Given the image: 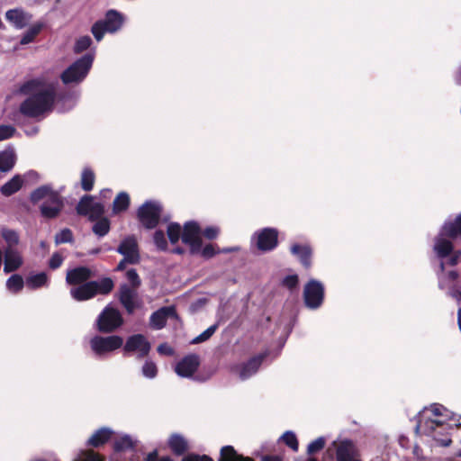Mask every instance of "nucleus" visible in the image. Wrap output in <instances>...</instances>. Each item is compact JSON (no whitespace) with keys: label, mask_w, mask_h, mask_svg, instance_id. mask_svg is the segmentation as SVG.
<instances>
[{"label":"nucleus","mask_w":461,"mask_h":461,"mask_svg":"<svg viewBox=\"0 0 461 461\" xmlns=\"http://www.w3.org/2000/svg\"><path fill=\"white\" fill-rule=\"evenodd\" d=\"M62 262L63 257L60 255V253L56 252L51 256L49 266L51 269H57L61 266Z\"/></svg>","instance_id":"nucleus-49"},{"label":"nucleus","mask_w":461,"mask_h":461,"mask_svg":"<svg viewBox=\"0 0 461 461\" xmlns=\"http://www.w3.org/2000/svg\"><path fill=\"white\" fill-rule=\"evenodd\" d=\"M458 320V326H459V330L461 331V319H457Z\"/></svg>","instance_id":"nucleus-62"},{"label":"nucleus","mask_w":461,"mask_h":461,"mask_svg":"<svg viewBox=\"0 0 461 461\" xmlns=\"http://www.w3.org/2000/svg\"><path fill=\"white\" fill-rule=\"evenodd\" d=\"M23 184V178L20 175H15L1 187V193L5 196H10L20 190Z\"/></svg>","instance_id":"nucleus-27"},{"label":"nucleus","mask_w":461,"mask_h":461,"mask_svg":"<svg viewBox=\"0 0 461 461\" xmlns=\"http://www.w3.org/2000/svg\"><path fill=\"white\" fill-rule=\"evenodd\" d=\"M72 232L68 229H64L55 236L56 244L68 243L72 241Z\"/></svg>","instance_id":"nucleus-45"},{"label":"nucleus","mask_w":461,"mask_h":461,"mask_svg":"<svg viewBox=\"0 0 461 461\" xmlns=\"http://www.w3.org/2000/svg\"><path fill=\"white\" fill-rule=\"evenodd\" d=\"M15 164V154L14 149H6L0 151V171H10Z\"/></svg>","instance_id":"nucleus-26"},{"label":"nucleus","mask_w":461,"mask_h":461,"mask_svg":"<svg viewBox=\"0 0 461 461\" xmlns=\"http://www.w3.org/2000/svg\"><path fill=\"white\" fill-rule=\"evenodd\" d=\"M48 283V276L45 273H39L32 275L27 279V285L32 289H37L39 287L46 285Z\"/></svg>","instance_id":"nucleus-36"},{"label":"nucleus","mask_w":461,"mask_h":461,"mask_svg":"<svg viewBox=\"0 0 461 461\" xmlns=\"http://www.w3.org/2000/svg\"><path fill=\"white\" fill-rule=\"evenodd\" d=\"M21 92L29 95L20 105L23 115L34 118L51 111L56 95L54 83L33 79L23 85Z\"/></svg>","instance_id":"nucleus-2"},{"label":"nucleus","mask_w":461,"mask_h":461,"mask_svg":"<svg viewBox=\"0 0 461 461\" xmlns=\"http://www.w3.org/2000/svg\"><path fill=\"white\" fill-rule=\"evenodd\" d=\"M104 315H105V312H103L99 315V317H100V318L105 317Z\"/></svg>","instance_id":"nucleus-64"},{"label":"nucleus","mask_w":461,"mask_h":461,"mask_svg":"<svg viewBox=\"0 0 461 461\" xmlns=\"http://www.w3.org/2000/svg\"><path fill=\"white\" fill-rule=\"evenodd\" d=\"M171 450L176 455H182L188 447V443L184 437L174 434L168 440Z\"/></svg>","instance_id":"nucleus-29"},{"label":"nucleus","mask_w":461,"mask_h":461,"mask_svg":"<svg viewBox=\"0 0 461 461\" xmlns=\"http://www.w3.org/2000/svg\"><path fill=\"white\" fill-rule=\"evenodd\" d=\"M123 324V319H97L96 329L103 333H111Z\"/></svg>","instance_id":"nucleus-24"},{"label":"nucleus","mask_w":461,"mask_h":461,"mask_svg":"<svg viewBox=\"0 0 461 461\" xmlns=\"http://www.w3.org/2000/svg\"><path fill=\"white\" fill-rule=\"evenodd\" d=\"M137 439L127 434L118 435L114 440L113 447L115 451H124L135 447Z\"/></svg>","instance_id":"nucleus-28"},{"label":"nucleus","mask_w":461,"mask_h":461,"mask_svg":"<svg viewBox=\"0 0 461 461\" xmlns=\"http://www.w3.org/2000/svg\"><path fill=\"white\" fill-rule=\"evenodd\" d=\"M167 319H150L149 327L153 330H160L166 326Z\"/></svg>","instance_id":"nucleus-52"},{"label":"nucleus","mask_w":461,"mask_h":461,"mask_svg":"<svg viewBox=\"0 0 461 461\" xmlns=\"http://www.w3.org/2000/svg\"><path fill=\"white\" fill-rule=\"evenodd\" d=\"M278 320L285 321H281V323H280V325H283L285 327L284 330L280 333V337L285 338L291 330V328H290L291 319H278Z\"/></svg>","instance_id":"nucleus-53"},{"label":"nucleus","mask_w":461,"mask_h":461,"mask_svg":"<svg viewBox=\"0 0 461 461\" xmlns=\"http://www.w3.org/2000/svg\"><path fill=\"white\" fill-rule=\"evenodd\" d=\"M157 350L160 355H164V356H173L175 353L174 348L171 346H169L167 343L160 344L158 347Z\"/></svg>","instance_id":"nucleus-51"},{"label":"nucleus","mask_w":461,"mask_h":461,"mask_svg":"<svg viewBox=\"0 0 461 461\" xmlns=\"http://www.w3.org/2000/svg\"><path fill=\"white\" fill-rule=\"evenodd\" d=\"M211 337L209 336L207 331L204 330L200 335H198L197 337L194 338L191 342H192V344H198V343H201V342H203V341L209 339Z\"/></svg>","instance_id":"nucleus-54"},{"label":"nucleus","mask_w":461,"mask_h":461,"mask_svg":"<svg viewBox=\"0 0 461 461\" xmlns=\"http://www.w3.org/2000/svg\"><path fill=\"white\" fill-rule=\"evenodd\" d=\"M1 234L6 243L5 248H10L13 249H17V245L19 243V235L16 231L4 228L1 230Z\"/></svg>","instance_id":"nucleus-34"},{"label":"nucleus","mask_w":461,"mask_h":461,"mask_svg":"<svg viewBox=\"0 0 461 461\" xmlns=\"http://www.w3.org/2000/svg\"><path fill=\"white\" fill-rule=\"evenodd\" d=\"M110 230V221L107 218H101L93 226V231L99 237L105 236Z\"/></svg>","instance_id":"nucleus-37"},{"label":"nucleus","mask_w":461,"mask_h":461,"mask_svg":"<svg viewBox=\"0 0 461 461\" xmlns=\"http://www.w3.org/2000/svg\"><path fill=\"white\" fill-rule=\"evenodd\" d=\"M122 16L115 10L107 12L104 20L96 22L92 26V33L97 41H100L105 32L113 33L122 25Z\"/></svg>","instance_id":"nucleus-7"},{"label":"nucleus","mask_w":461,"mask_h":461,"mask_svg":"<svg viewBox=\"0 0 461 461\" xmlns=\"http://www.w3.org/2000/svg\"><path fill=\"white\" fill-rule=\"evenodd\" d=\"M94 61V54L87 53L71 64L62 74L64 84H78L87 76Z\"/></svg>","instance_id":"nucleus-6"},{"label":"nucleus","mask_w":461,"mask_h":461,"mask_svg":"<svg viewBox=\"0 0 461 461\" xmlns=\"http://www.w3.org/2000/svg\"><path fill=\"white\" fill-rule=\"evenodd\" d=\"M281 438L294 451L298 450V441H297L296 436L294 432L286 431L283 434Z\"/></svg>","instance_id":"nucleus-43"},{"label":"nucleus","mask_w":461,"mask_h":461,"mask_svg":"<svg viewBox=\"0 0 461 461\" xmlns=\"http://www.w3.org/2000/svg\"><path fill=\"white\" fill-rule=\"evenodd\" d=\"M449 295L456 300V302L461 304V292L458 290H451L449 292Z\"/></svg>","instance_id":"nucleus-56"},{"label":"nucleus","mask_w":461,"mask_h":461,"mask_svg":"<svg viewBox=\"0 0 461 461\" xmlns=\"http://www.w3.org/2000/svg\"><path fill=\"white\" fill-rule=\"evenodd\" d=\"M33 203H41L40 210L45 218H55L63 208V201L59 193L53 191L49 185H42L31 194Z\"/></svg>","instance_id":"nucleus-3"},{"label":"nucleus","mask_w":461,"mask_h":461,"mask_svg":"<svg viewBox=\"0 0 461 461\" xmlns=\"http://www.w3.org/2000/svg\"><path fill=\"white\" fill-rule=\"evenodd\" d=\"M200 365V357L195 354H191L182 358L175 367L177 375L185 378H190L196 372Z\"/></svg>","instance_id":"nucleus-17"},{"label":"nucleus","mask_w":461,"mask_h":461,"mask_svg":"<svg viewBox=\"0 0 461 461\" xmlns=\"http://www.w3.org/2000/svg\"><path fill=\"white\" fill-rule=\"evenodd\" d=\"M126 277L128 281L131 284V288L136 289L140 285V280L137 272L134 269L128 270L126 273Z\"/></svg>","instance_id":"nucleus-48"},{"label":"nucleus","mask_w":461,"mask_h":461,"mask_svg":"<svg viewBox=\"0 0 461 461\" xmlns=\"http://www.w3.org/2000/svg\"><path fill=\"white\" fill-rule=\"evenodd\" d=\"M43 28V24L41 23H37L32 25L27 29V31L23 33L20 43L22 45H26L34 41L36 36L41 32Z\"/></svg>","instance_id":"nucleus-30"},{"label":"nucleus","mask_w":461,"mask_h":461,"mask_svg":"<svg viewBox=\"0 0 461 461\" xmlns=\"http://www.w3.org/2000/svg\"><path fill=\"white\" fill-rule=\"evenodd\" d=\"M113 431L108 428H102L96 430L88 439V444L97 447L107 442L113 436Z\"/></svg>","instance_id":"nucleus-25"},{"label":"nucleus","mask_w":461,"mask_h":461,"mask_svg":"<svg viewBox=\"0 0 461 461\" xmlns=\"http://www.w3.org/2000/svg\"><path fill=\"white\" fill-rule=\"evenodd\" d=\"M92 276V271L86 267L70 269L67 273L66 281L69 285H80Z\"/></svg>","instance_id":"nucleus-23"},{"label":"nucleus","mask_w":461,"mask_h":461,"mask_svg":"<svg viewBox=\"0 0 461 461\" xmlns=\"http://www.w3.org/2000/svg\"><path fill=\"white\" fill-rule=\"evenodd\" d=\"M182 242L189 246L192 254H199L204 258H210L217 253L211 244L202 247L201 229L195 221H188L184 225Z\"/></svg>","instance_id":"nucleus-4"},{"label":"nucleus","mask_w":461,"mask_h":461,"mask_svg":"<svg viewBox=\"0 0 461 461\" xmlns=\"http://www.w3.org/2000/svg\"><path fill=\"white\" fill-rule=\"evenodd\" d=\"M304 303L308 308H319L324 299V287L323 285L315 279H311L303 289Z\"/></svg>","instance_id":"nucleus-11"},{"label":"nucleus","mask_w":461,"mask_h":461,"mask_svg":"<svg viewBox=\"0 0 461 461\" xmlns=\"http://www.w3.org/2000/svg\"><path fill=\"white\" fill-rule=\"evenodd\" d=\"M172 251L176 254H182L184 252V250L178 247L174 249Z\"/></svg>","instance_id":"nucleus-61"},{"label":"nucleus","mask_w":461,"mask_h":461,"mask_svg":"<svg viewBox=\"0 0 461 461\" xmlns=\"http://www.w3.org/2000/svg\"><path fill=\"white\" fill-rule=\"evenodd\" d=\"M136 289L130 287L127 285H123L120 288V301L122 305L126 308L129 314L133 312L136 306Z\"/></svg>","instance_id":"nucleus-21"},{"label":"nucleus","mask_w":461,"mask_h":461,"mask_svg":"<svg viewBox=\"0 0 461 461\" xmlns=\"http://www.w3.org/2000/svg\"><path fill=\"white\" fill-rule=\"evenodd\" d=\"M182 461H213L206 455L188 454ZM220 461H251L248 457L238 455L231 446H225L221 449Z\"/></svg>","instance_id":"nucleus-14"},{"label":"nucleus","mask_w":461,"mask_h":461,"mask_svg":"<svg viewBox=\"0 0 461 461\" xmlns=\"http://www.w3.org/2000/svg\"><path fill=\"white\" fill-rule=\"evenodd\" d=\"M459 237H461V213L455 220L445 221L435 239L433 247L436 255L441 259L438 285L440 289L446 290L447 294L451 290H456L453 284L457 279L458 273L455 270L446 272V265L456 266L461 257L460 250L453 252V244L448 239L456 240Z\"/></svg>","instance_id":"nucleus-1"},{"label":"nucleus","mask_w":461,"mask_h":461,"mask_svg":"<svg viewBox=\"0 0 461 461\" xmlns=\"http://www.w3.org/2000/svg\"><path fill=\"white\" fill-rule=\"evenodd\" d=\"M327 451L335 452L337 461H361L359 449L349 439L334 440Z\"/></svg>","instance_id":"nucleus-9"},{"label":"nucleus","mask_w":461,"mask_h":461,"mask_svg":"<svg viewBox=\"0 0 461 461\" xmlns=\"http://www.w3.org/2000/svg\"><path fill=\"white\" fill-rule=\"evenodd\" d=\"M23 177L25 179H34V180H37L38 179V174L36 172L30 171L26 175H24Z\"/></svg>","instance_id":"nucleus-58"},{"label":"nucleus","mask_w":461,"mask_h":461,"mask_svg":"<svg viewBox=\"0 0 461 461\" xmlns=\"http://www.w3.org/2000/svg\"><path fill=\"white\" fill-rule=\"evenodd\" d=\"M150 317H177V314L176 312V308L174 305H167L159 308L156 312H154Z\"/></svg>","instance_id":"nucleus-41"},{"label":"nucleus","mask_w":461,"mask_h":461,"mask_svg":"<svg viewBox=\"0 0 461 461\" xmlns=\"http://www.w3.org/2000/svg\"><path fill=\"white\" fill-rule=\"evenodd\" d=\"M92 43V40L89 36H81L79 37L74 45V51L76 53H81L85 50H86Z\"/></svg>","instance_id":"nucleus-40"},{"label":"nucleus","mask_w":461,"mask_h":461,"mask_svg":"<svg viewBox=\"0 0 461 461\" xmlns=\"http://www.w3.org/2000/svg\"><path fill=\"white\" fill-rule=\"evenodd\" d=\"M113 288V282L109 277L98 281H90L70 289V295L76 301H86L96 294H107Z\"/></svg>","instance_id":"nucleus-5"},{"label":"nucleus","mask_w":461,"mask_h":461,"mask_svg":"<svg viewBox=\"0 0 461 461\" xmlns=\"http://www.w3.org/2000/svg\"><path fill=\"white\" fill-rule=\"evenodd\" d=\"M73 461H104V459L93 450H83Z\"/></svg>","instance_id":"nucleus-39"},{"label":"nucleus","mask_w":461,"mask_h":461,"mask_svg":"<svg viewBox=\"0 0 461 461\" xmlns=\"http://www.w3.org/2000/svg\"><path fill=\"white\" fill-rule=\"evenodd\" d=\"M5 261H4V272L11 273L19 269L23 263V259L21 252L18 249H10L5 248L4 250Z\"/></svg>","instance_id":"nucleus-19"},{"label":"nucleus","mask_w":461,"mask_h":461,"mask_svg":"<svg viewBox=\"0 0 461 461\" xmlns=\"http://www.w3.org/2000/svg\"><path fill=\"white\" fill-rule=\"evenodd\" d=\"M167 233L168 240L172 245L176 244L179 240H182L184 229L178 223L171 222L167 227Z\"/></svg>","instance_id":"nucleus-31"},{"label":"nucleus","mask_w":461,"mask_h":461,"mask_svg":"<svg viewBox=\"0 0 461 461\" xmlns=\"http://www.w3.org/2000/svg\"><path fill=\"white\" fill-rule=\"evenodd\" d=\"M278 231L275 228H264L253 236L257 248L261 251L273 250L278 244Z\"/></svg>","instance_id":"nucleus-13"},{"label":"nucleus","mask_w":461,"mask_h":461,"mask_svg":"<svg viewBox=\"0 0 461 461\" xmlns=\"http://www.w3.org/2000/svg\"><path fill=\"white\" fill-rule=\"evenodd\" d=\"M5 18L15 28H24L31 21L32 16L22 9H12L6 12Z\"/></svg>","instance_id":"nucleus-20"},{"label":"nucleus","mask_w":461,"mask_h":461,"mask_svg":"<svg viewBox=\"0 0 461 461\" xmlns=\"http://www.w3.org/2000/svg\"><path fill=\"white\" fill-rule=\"evenodd\" d=\"M117 251L125 258L129 264H136L139 262L140 254L138 244L134 237L125 238L120 244Z\"/></svg>","instance_id":"nucleus-18"},{"label":"nucleus","mask_w":461,"mask_h":461,"mask_svg":"<svg viewBox=\"0 0 461 461\" xmlns=\"http://www.w3.org/2000/svg\"><path fill=\"white\" fill-rule=\"evenodd\" d=\"M299 283V278L296 274L288 275L285 276L282 281V286L287 288L290 291H293L297 288Z\"/></svg>","instance_id":"nucleus-42"},{"label":"nucleus","mask_w":461,"mask_h":461,"mask_svg":"<svg viewBox=\"0 0 461 461\" xmlns=\"http://www.w3.org/2000/svg\"><path fill=\"white\" fill-rule=\"evenodd\" d=\"M219 232H220V230L218 227L210 226V227L205 228L203 230V235L205 238H207L208 240H213L218 236ZM201 234H202V231H201Z\"/></svg>","instance_id":"nucleus-50"},{"label":"nucleus","mask_w":461,"mask_h":461,"mask_svg":"<svg viewBox=\"0 0 461 461\" xmlns=\"http://www.w3.org/2000/svg\"><path fill=\"white\" fill-rule=\"evenodd\" d=\"M15 129L11 125H0V141L14 136Z\"/></svg>","instance_id":"nucleus-47"},{"label":"nucleus","mask_w":461,"mask_h":461,"mask_svg":"<svg viewBox=\"0 0 461 461\" xmlns=\"http://www.w3.org/2000/svg\"><path fill=\"white\" fill-rule=\"evenodd\" d=\"M142 375L149 379H153L158 375L157 365L151 360H146L141 368Z\"/></svg>","instance_id":"nucleus-38"},{"label":"nucleus","mask_w":461,"mask_h":461,"mask_svg":"<svg viewBox=\"0 0 461 461\" xmlns=\"http://www.w3.org/2000/svg\"><path fill=\"white\" fill-rule=\"evenodd\" d=\"M161 213V205L158 202L149 201L138 210V217L141 224L147 229L157 226Z\"/></svg>","instance_id":"nucleus-10"},{"label":"nucleus","mask_w":461,"mask_h":461,"mask_svg":"<svg viewBox=\"0 0 461 461\" xmlns=\"http://www.w3.org/2000/svg\"><path fill=\"white\" fill-rule=\"evenodd\" d=\"M130 204V196L127 193L122 192L120 193L114 199L113 204V213H119L127 210Z\"/></svg>","instance_id":"nucleus-32"},{"label":"nucleus","mask_w":461,"mask_h":461,"mask_svg":"<svg viewBox=\"0 0 461 461\" xmlns=\"http://www.w3.org/2000/svg\"><path fill=\"white\" fill-rule=\"evenodd\" d=\"M95 173L92 169L85 167L81 173V187L85 191H91L95 183Z\"/></svg>","instance_id":"nucleus-33"},{"label":"nucleus","mask_w":461,"mask_h":461,"mask_svg":"<svg viewBox=\"0 0 461 461\" xmlns=\"http://www.w3.org/2000/svg\"><path fill=\"white\" fill-rule=\"evenodd\" d=\"M218 328V325L217 324H213V325H211L208 329H206L205 330L207 331V333L209 334L210 337L212 336V334L216 331Z\"/></svg>","instance_id":"nucleus-59"},{"label":"nucleus","mask_w":461,"mask_h":461,"mask_svg":"<svg viewBox=\"0 0 461 461\" xmlns=\"http://www.w3.org/2000/svg\"><path fill=\"white\" fill-rule=\"evenodd\" d=\"M126 264H129V263L127 262V260H125V258H123V259L118 264L116 270H118V271L123 270L125 268Z\"/></svg>","instance_id":"nucleus-60"},{"label":"nucleus","mask_w":461,"mask_h":461,"mask_svg":"<svg viewBox=\"0 0 461 461\" xmlns=\"http://www.w3.org/2000/svg\"><path fill=\"white\" fill-rule=\"evenodd\" d=\"M291 253L296 257L301 264L305 267H310L312 265V249L307 244H298L294 243L290 248Z\"/></svg>","instance_id":"nucleus-22"},{"label":"nucleus","mask_w":461,"mask_h":461,"mask_svg":"<svg viewBox=\"0 0 461 461\" xmlns=\"http://www.w3.org/2000/svg\"><path fill=\"white\" fill-rule=\"evenodd\" d=\"M77 211L79 214L88 216L90 220H95L104 213V206L94 201L92 196L85 195L79 201Z\"/></svg>","instance_id":"nucleus-16"},{"label":"nucleus","mask_w":461,"mask_h":461,"mask_svg":"<svg viewBox=\"0 0 461 461\" xmlns=\"http://www.w3.org/2000/svg\"><path fill=\"white\" fill-rule=\"evenodd\" d=\"M150 349V343L141 334L130 336L123 347V350L126 354H135L138 358L147 357Z\"/></svg>","instance_id":"nucleus-12"},{"label":"nucleus","mask_w":461,"mask_h":461,"mask_svg":"<svg viewBox=\"0 0 461 461\" xmlns=\"http://www.w3.org/2000/svg\"><path fill=\"white\" fill-rule=\"evenodd\" d=\"M266 356V353L255 356L246 363L233 366L232 372L236 374L240 380H247L258 372Z\"/></svg>","instance_id":"nucleus-15"},{"label":"nucleus","mask_w":461,"mask_h":461,"mask_svg":"<svg viewBox=\"0 0 461 461\" xmlns=\"http://www.w3.org/2000/svg\"><path fill=\"white\" fill-rule=\"evenodd\" d=\"M147 461H157V456L155 453H150L147 456ZM158 461H171L170 457L168 456H162Z\"/></svg>","instance_id":"nucleus-55"},{"label":"nucleus","mask_w":461,"mask_h":461,"mask_svg":"<svg viewBox=\"0 0 461 461\" xmlns=\"http://www.w3.org/2000/svg\"><path fill=\"white\" fill-rule=\"evenodd\" d=\"M123 345V339L120 336L113 335L102 337L95 335L89 340L92 352L98 357H103L120 348Z\"/></svg>","instance_id":"nucleus-8"},{"label":"nucleus","mask_w":461,"mask_h":461,"mask_svg":"<svg viewBox=\"0 0 461 461\" xmlns=\"http://www.w3.org/2000/svg\"><path fill=\"white\" fill-rule=\"evenodd\" d=\"M5 285L10 293L17 294L23 288V278L20 275L14 274L6 280Z\"/></svg>","instance_id":"nucleus-35"},{"label":"nucleus","mask_w":461,"mask_h":461,"mask_svg":"<svg viewBox=\"0 0 461 461\" xmlns=\"http://www.w3.org/2000/svg\"><path fill=\"white\" fill-rule=\"evenodd\" d=\"M262 461H281V458L277 456H264Z\"/></svg>","instance_id":"nucleus-57"},{"label":"nucleus","mask_w":461,"mask_h":461,"mask_svg":"<svg viewBox=\"0 0 461 461\" xmlns=\"http://www.w3.org/2000/svg\"><path fill=\"white\" fill-rule=\"evenodd\" d=\"M154 243L156 244L157 248L160 250L167 249V242L164 232L161 230H157L154 233Z\"/></svg>","instance_id":"nucleus-46"},{"label":"nucleus","mask_w":461,"mask_h":461,"mask_svg":"<svg viewBox=\"0 0 461 461\" xmlns=\"http://www.w3.org/2000/svg\"><path fill=\"white\" fill-rule=\"evenodd\" d=\"M325 443H326V439L324 437H319L315 440L312 441L308 445V447H307L308 454H314V453L320 451L321 449L323 448V447L325 446Z\"/></svg>","instance_id":"nucleus-44"},{"label":"nucleus","mask_w":461,"mask_h":461,"mask_svg":"<svg viewBox=\"0 0 461 461\" xmlns=\"http://www.w3.org/2000/svg\"><path fill=\"white\" fill-rule=\"evenodd\" d=\"M457 317H461V307L458 309Z\"/></svg>","instance_id":"nucleus-63"}]
</instances>
